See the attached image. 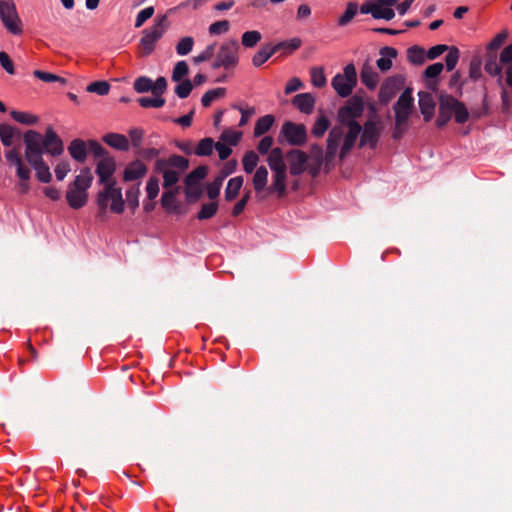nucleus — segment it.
Segmentation results:
<instances>
[{"instance_id": "e433bc0d", "label": "nucleus", "mask_w": 512, "mask_h": 512, "mask_svg": "<svg viewBox=\"0 0 512 512\" xmlns=\"http://www.w3.org/2000/svg\"><path fill=\"white\" fill-rule=\"evenodd\" d=\"M358 12V4L354 1L348 2L346 10L338 19V25L344 27L348 25Z\"/></svg>"}, {"instance_id": "603ef678", "label": "nucleus", "mask_w": 512, "mask_h": 512, "mask_svg": "<svg viewBox=\"0 0 512 512\" xmlns=\"http://www.w3.org/2000/svg\"><path fill=\"white\" fill-rule=\"evenodd\" d=\"M86 90L91 93H96L100 96L107 95L110 90V84L107 81H95L90 83Z\"/></svg>"}, {"instance_id": "3c124183", "label": "nucleus", "mask_w": 512, "mask_h": 512, "mask_svg": "<svg viewBox=\"0 0 512 512\" xmlns=\"http://www.w3.org/2000/svg\"><path fill=\"white\" fill-rule=\"evenodd\" d=\"M452 103L454 106H456L455 110L453 111L455 115V121L459 124H464L469 118V112L466 106L461 101H455Z\"/></svg>"}, {"instance_id": "ddd939ff", "label": "nucleus", "mask_w": 512, "mask_h": 512, "mask_svg": "<svg viewBox=\"0 0 512 512\" xmlns=\"http://www.w3.org/2000/svg\"><path fill=\"white\" fill-rule=\"evenodd\" d=\"M6 159L10 164L16 166V174L21 181H28L30 179V169L23 164L17 149L13 148L9 150L6 153Z\"/></svg>"}, {"instance_id": "5701e85b", "label": "nucleus", "mask_w": 512, "mask_h": 512, "mask_svg": "<svg viewBox=\"0 0 512 512\" xmlns=\"http://www.w3.org/2000/svg\"><path fill=\"white\" fill-rule=\"evenodd\" d=\"M68 151L74 160L80 163H83L86 160L87 146L83 140L74 139L73 141H71V143L68 146Z\"/></svg>"}, {"instance_id": "c756f323", "label": "nucleus", "mask_w": 512, "mask_h": 512, "mask_svg": "<svg viewBox=\"0 0 512 512\" xmlns=\"http://www.w3.org/2000/svg\"><path fill=\"white\" fill-rule=\"evenodd\" d=\"M275 54V48L272 45H265L260 48L252 57V64L255 67L262 66Z\"/></svg>"}, {"instance_id": "37998d69", "label": "nucleus", "mask_w": 512, "mask_h": 512, "mask_svg": "<svg viewBox=\"0 0 512 512\" xmlns=\"http://www.w3.org/2000/svg\"><path fill=\"white\" fill-rule=\"evenodd\" d=\"M258 161H259V157L256 152H254L252 150L246 152L242 159L244 171L246 173H252L254 171V169L256 168Z\"/></svg>"}, {"instance_id": "a18cd8bd", "label": "nucleus", "mask_w": 512, "mask_h": 512, "mask_svg": "<svg viewBox=\"0 0 512 512\" xmlns=\"http://www.w3.org/2000/svg\"><path fill=\"white\" fill-rule=\"evenodd\" d=\"M311 83L317 88H322L326 85V77L322 67H313L310 70Z\"/></svg>"}, {"instance_id": "b1692460", "label": "nucleus", "mask_w": 512, "mask_h": 512, "mask_svg": "<svg viewBox=\"0 0 512 512\" xmlns=\"http://www.w3.org/2000/svg\"><path fill=\"white\" fill-rule=\"evenodd\" d=\"M343 133L338 128H333L328 135L326 158H333L338 150Z\"/></svg>"}, {"instance_id": "a19ab883", "label": "nucleus", "mask_w": 512, "mask_h": 512, "mask_svg": "<svg viewBox=\"0 0 512 512\" xmlns=\"http://www.w3.org/2000/svg\"><path fill=\"white\" fill-rule=\"evenodd\" d=\"M10 115L15 121L25 125H35L39 121L36 115L27 112L12 110Z\"/></svg>"}, {"instance_id": "2eb2a0df", "label": "nucleus", "mask_w": 512, "mask_h": 512, "mask_svg": "<svg viewBox=\"0 0 512 512\" xmlns=\"http://www.w3.org/2000/svg\"><path fill=\"white\" fill-rule=\"evenodd\" d=\"M419 107L423 115L424 121L429 122L435 112V102L432 95L428 92L421 91L418 93Z\"/></svg>"}, {"instance_id": "7c9ffc66", "label": "nucleus", "mask_w": 512, "mask_h": 512, "mask_svg": "<svg viewBox=\"0 0 512 512\" xmlns=\"http://www.w3.org/2000/svg\"><path fill=\"white\" fill-rule=\"evenodd\" d=\"M274 122H275V118L273 115L268 114V115L260 117L256 121V124L254 127V136L260 137V136L264 135L265 133H267L271 129Z\"/></svg>"}, {"instance_id": "4d7b16f0", "label": "nucleus", "mask_w": 512, "mask_h": 512, "mask_svg": "<svg viewBox=\"0 0 512 512\" xmlns=\"http://www.w3.org/2000/svg\"><path fill=\"white\" fill-rule=\"evenodd\" d=\"M169 167L177 168L180 172H184L187 170L189 166V161L187 158L180 155H172L167 159Z\"/></svg>"}, {"instance_id": "20e7f679", "label": "nucleus", "mask_w": 512, "mask_h": 512, "mask_svg": "<svg viewBox=\"0 0 512 512\" xmlns=\"http://www.w3.org/2000/svg\"><path fill=\"white\" fill-rule=\"evenodd\" d=\"M167 29V16H158L152 27L143 30L139 47L141 56H148L153 53L156 43L162 38Z\"/></svg>"}, {"instance_id": "c03bdc74", "label": "nucleus", "mask_w": 512, "mask_h": 512, "mask_svg": "<svg viewBox=\"0 0 512 512\" xmlns=\"http://www.w3.org/2000/svg\"><path fill=\"white\" fill-rule=\"evenodd\" d=\"M330 126V121L325 115L319 116L312 128V134L315 137H322Z\"/></svg>"}, {"instance_id": "c85d7f7f", "label": "nucleus", "mask_w": 512, "mask_h": 512, "mask_svg": "<svg viewBox=\"0 0 512 512\" xmlns=\"http://www.w3.org/2000/svg\"><path fill=\"white\" fill-rule=\"evenodd\" d=\"M302 45V41L299 37H294L289 40H284L272 45L275 48V53L282 51L284 55L291 54Z\"/></svg>"}, {"instance_id": "79ce46f5", "label": "nucleus", "mask_w": 512, "mask_h": 512, "mask_svg": "<svg viewBox=\"0 0 512 512\" xmlns=\"http://www.w3.org/2000/svg\"><path fill=\"white\" fill-rule=\"evenodd\" d=\"M224 178L217 174L207 186V196L210 200H215L219 194L224 182Z\"/></svg>"}, {"instance_id": "473e14b6", "label": "nucleus", "mask_w": 512, "mask_h": 512, "mask_svg": "<svg viewBox=\"0 0 512 512\" xmlns=\"http://www.w3.org/2000/svg\"><path fill=\"white\" fill-rule=\"evenodd\" d=\"M426 58L425 49L418 45H413L407 49V59L414 65H422Z\"/></svg>"}, {"instance_id": "4468645a", "label": "nucleus", "mask_w": 512, "mask_h": 512, "mask_svg": "<svg viewBox=\"0 0 512 512\" xmlns=\"http://www.w3.org/2000/svg\"><path fill=\"white\" fill-rule=\"evenodd\" d=\"M399 0H375V15L374 19L392 20L395 17L393 6L397 4Z\"/></svg>"}, {"instance_id": "9d476101", "label": "nucleus", "mask_w": 512, "mask_h": 512, "mask_svg": "<svg viewBox=\"0 0 512 512\" xmlns=\"http://www.w3.org/2000/svg\"><path fill=\"white\" fill-rule=\"evenodd\" d=\"M289 163V172L293 176L301 175L305 170L308 162V155L298 149L289 151L286 155Z\"/></svg>"}, {"instance_id": "052dcab7", "label": "nucleus", "mask_w": 512, "mask_h": 512, "mask_svg": "<svg viewBox=\"0 0 512 512\" xmlns=\"http://www.w3.org/2000/svg\"><path fill=\"white\" fill-rule=\"evenodd\" d=\"M192 89L193 84L191 80L185 79L175 87V93L179 98L185 99L190 95Z\"/></svg>"}, {"instance_id": "864d4df0", "label": "nucleus", "mask_w": 512, "mask_h": 512, "mask_svg": "<svg viewBox=\"0 0 512 512\" xmlns=\"http://www.w3.org/2000/svg\"><path fill=\"white\" fill-rule=\"evenodd\" d=\"M194 39L190 36L183 37L176 45V52L180 56H185L192 51Z\"/></svg>"}, {"instance_id": "338daca9", "label": "nucleus", "mask_w": 512, "mask_h": 512, "mask_svg": "<svg viewBox=\"0 0 512 512\" xmlns=\"http://www.w3.org/2000/svg\"><path fill=\"white\" fill-rule=\"evenodd\" d=\"M216 43L208 45L199 55L194 57V63L199 64L210 60L215 55Z\"/></svg>"}, {"instance_id": "4c0bfd02", "label": "nucleus", "mask_w": 512, "mask_h": 512, "mask_svg": "<svg viewBox=\"0 0 512 512\" xmlns=\"http://www.w3.org/2000/svg\"><path fill=\"white\" fill-rule=\"evenodd\" d=\"M226 94V88L218 87L210 89L205 92L201 98V103L204 107H209L213 101L224 97Z\"/></svg>"}, {"instance_id": "774afa93", "label": "nucleus", "mask_w": 512, "mask_h": 512, "mask_svg": "<svg viewBox=\"0 0 512 512\" xmlns=\"http://www.w3.org/2000/svg\"><path fill=\"white\" fill-rule=\"evenodd\" d=\"M147 198L153 201L159 193V180L156 177H150L146 185Z\"/></svg>"}, {"instance_id": "0eeeda50", "label": "nucleus", "mask_w": 512, "mask_h": 512, "mask_svg": "<svg viewBox=\"0 0 512 512\" xmlns=\"http://www.w3.org/2000/svg\"><path fill=\"white\" fill-rule=\"evenodd\" d=\"M382 127L379 120L368 119L361 130L359 147L368 146L375 149L381 136Z\"/></svg>"}, {"instance_id": "bf43d9fd", "label": "nucleus", "mask_w": 512, "mask_h": 512, "mask_svg": "<svg viewBox=\"0 0 512 512\" xmlns=\"http://www.w3.org/2000/svg\"><path fill=\"white\" fill-rule=\"evenodd\" d=\"M33 75L44 81V82H60L61 84H65L66 83V79L65 78H62L58 75H55V74H52V73H49V72H45V71H41V70H35L33 72Z\"/></svg>"}, {"instance_id": "8fccbe9b", "label": "nucleus", "mask_w": 512, "mask_h": 512, "mask_svg": "<svg viewBox=\"0 0 512 512\" xmlns=\"http://www.w3.org/2000/svg\"><path fill=\"white\" fill-rule=\"evenodd\" d=\"M165 99L160 96L141 97L138 99V103L143 108H160L165 105Z\"/></svg>"}, {"instance_id": "c9c22d12", "label": "nucleus", "mask_w": 512, "mask_h": 512, "mask_svg": "<svg viewBox=\"0 0 512 512\" xmlns=\"http://www.w3.org/2000/svg\"><path fill=\"white\" fill-rule=\"evenodd\" d=\"M207 172L206 166H198L186 176V186H198V183L206 177Z\"/></svg>"}, {"instance_id": "e2e57ef3", "label": "nucleus", "mask_w": 512, "mask_h": 512, "mask_svg": "<svg viewBox=\"0 0 512 512\" xmlns=\"http://www.w3.org/2000/svg\"><path fill=\"white\" fill-rule=\"evenodd\" d=\"M180 173L175 170H165L163 174V187L171 188L179 181Z\"/></svg>"}, {"instance_id": "2f4dec72", "label": "nucleus", "mask_w": 512, "mask_h": 512, "mask_svg": "<svg viewBox=\"0 0 512 512\" xmlns=\"http://www.w3.org/2000/svg\"><path fill=\"white\" fill-rule=\"evenodd\" d=\"M178 188L166 191L162 194L161 205L168 212H176L178 209L176 195Z\"/></svg>"}, {"instance_id": "bb28decb", "label": "nucleus", "mask_w": 512, "mask_h": 512, "mask_svg": "<svg viewBox=\"0 0 512 512\" xmlns=\"http://www.w3.org/2000/svg\"><path fill=\"white\" fill-rule=\"evenodd\" d=\"M93 181V176L91 170L89 168H83L80 171V174L77 175L72 183L69 185L73 187H77L83 191H86L90 188Z\"/></svg>"}, {"instance_id": "69168bd1", "label": "nucleus", "mask_w": 512, "mask_h": 512, "mask_svg": "<svg viewBox=\"0 0 512 512\" xmlns=\"http://www.w3.org/2000/svg\"><path fill=\"white\" fill-rule=\"evenodd\" d=\"M154 12L155 10L153 6L146 7L145 9L141 10L136 16L135 27L140 28L143 26V24L154 15Z\"/></svg>"}, {"instance_id": "aec40b11", "label": "nucleus", "mask_w": 512, "mask_h": 512, "mask_svg": "<svg viewBox=\"0 0 512 512\" xmlns=\"http://www.w3.org/2000/svg\"><path fill=\"white\" fill-rule=\"evenodd\" d=\"M397 50L393 47H383L380 49L381 57L376 61L377 67L386 72L392 67V59L397 57Z\"/></svg>"}, {"instance_id": "423d86ee", "label": "nucleus", "mask_w": 512, "mask_h": 512, "mask_svg": "<svg viewBox=\"0 0 512 512\" xmlns=\"http://www.w3.org/2000/svg\"><path fill=\"white\" fill-rule=\"evenodd\" d=\"M280 137L292 146H302L307 141V131L303 124H297L291 121L283 123L280 130Z\"/></svg>"}, {"instance_id": "7ed1b4c3", "label": "nucleus", "mask_w": 512, "mask_h": 512, "mask_svg": "<svg viewBox=\"0 0 512 512\" xmlns=\"http://www.w3.org/2000/svg\"><path fill=\"white\" fill-rule=\"evenodd\" d=\"M240 45L236 39L221 43L211 64L213 69L224 68L226 71L235 69L239 64Z\"/></svg>"}, {"instance_id": "9b49d317", "label": "nucleus", "mask_w": 512, "mask_h": 512, "mask_svg": "<svg viewBox=\"0 0 512 512\" xmlns=\"http://www.w3.org/2000/svg\"><path fill=\"white\" fill-rule=\"evenodd\" d=\"M346 125L348 127V132L344 137V142L340 150L341 159H343L354 147L356 140L362 130V126L357 121H348Z\"/></svg>"}, {"instance_id": "f257e3e1", "label": "nucleus", "mask_w": 512, "mask_h": 512, "mask_svg": "<svg viewBox=\"0 0 512 512\" xmlns=\"http://www.w3.org/2000/svg\"><path fill=\"white\" fill-rule=\"evenodd\" d=\"M23 141L25 159L36 171L37 179L42 183H49L52 180V174L43 160V154L61 155L64 151L62 140L51 127H48L44 136L35 130H28L24 133Z\"/></svg>"}, {"instance_id": "6e6552de", "label": "nucleus", "mask_w": 512, "mask_h": 512, "mask_svg": "<svg viewBox=\"0 0 512 512\" xmlns=\"http://www.w3.org/2000/svg\"><path fill=\"white\" fill-rule=\"evenodd\" d=\"M404 78L401 75L388 77L381 85L378 98L383 105L388 104L403 87Z\"/></svg>"}, {"instance_id": "58836bf2", "label": "nucleus", "mask_w": 512, "mask_h": 512, "mask_svg": "<svg viewBox=\"0 0 512 512\" xmlns=\"http://www.w3.org/2000/svg\"><path fill=\"white\" fill-rule=\"evenodd\" d=\"M261 39L262 35L259 31H246L241 36V44L245 48H253L260 42Z\"/></svg>"}, {"instance_id": "39448f33", "label": "nucleus", "mask_w": 512, "mask_h": 512, "mask_svg": "<svg viewBox=\"0 0 512 512\" xmlns=\"http://www.w3.org/2000/svg\"><path fill=\"white\" fill-rule=\"evenodd\" d=\"M331 85L340 97L350 96L357 85V72L354 64H347L342 74H336L332 78Z\"/></svg>"}, {"instance_id": "5fc2aeb1", "label": "nucleus", "mask_w": 512, "mask_h": 512, "mask_svg": "<svg viewBox=\"0 0 512 512\" xmlns=\"http://www.w3.org/2000/svg\"><path fill=\"white\" fill-rule=\"evenodd\" d=\"M447 51L448 53L445 57L446 69L447 71H452L459 61L460 52L459 49L454 46L451 48L449 47Z\"/></svg>"}, {"instance_id": "0e129e2a", "label": "nucleus", "mask_w": 512, "mask_h": 512, "mask_svg": "<svg viewBox=\"0 0 512 512\" xmlns=\"http://www.w3.org/2000/svg\"><path fill=\"white\" fill-rule=\"evenodd\" d=\"M230 28V23L228 20H220L212 23L209 26V33L211 35H220L228 32Z\"/></svg>"}, {"instance_id": "6e6d98bb", "label": "nucleus", "mask_w": 512, "mask_h": 512, "mask_svg": "<svg viewBox=\"0 0 512 512\" xmlns=\"http://www.w3.org/2000/svg\"><path fill=\"white\" fill-rule=\"evenodd\" d=\"M501 63L497 61L496 57H489L484 65L485 71L491 76H500L502 75V67Z\"/></svg>"}, {"instance_id": "f8f14e48", "label": "nucleus", "mask_w": 512, "mask_h": 512, "mask_svg": "<svg viewBox=\"0 0 512 512\" xmlns=\"http://www.w3.org/2000/svg\"><path fill=\"white\" fill-rule=\"evenodd\" d=\"M66 200L72 209H80L86 205L88 201V193L77 187L69 185L66 191Z\"/></svg>"}, {"instance_id": "72a5a7b5", "label": "nucleus", "mask_w": 512, "mask_h": 512, "mask_svg": "<svg viewBox=\"0 0 512 512\" xmlns=\"http://www.w3.org/2000/svg\"><path fill=\"white\" fill-rule=\"evenodd\" d=\"M1 21L5 28L13 35H20L22 33L21 20L17 12H15V17L9 15L2 18Z\"/></svg>"}, {"instance_id": "f03ea898", "label": "nucleus", "mask_w": 512, "mask_h": 512, "mask_svg": "<svg viewBox=\"0 0 512 512\" xmlns=\"http://www.w3.org/2000/svg\"><path fill=\"white\" fill-rule=\"evenodd\" d=\"M116 169L115 160L112 157H103L97 164L96 173L99 177V183L104 184V188L98 192L97 206L99 208L98 216L106 213L108 202L111 201L110 210L113 213L121 214L124 211L125 202L120 188L115 187V181H110Z\"/></svg>"}, {"instance_id": "6ab92c4d", "label": "nucleus", "mask_w": 512, "mask_h": 512, "mask_svg": "<svg viewBox=\"0 0 512 512\" xmlns=\"http://www.w3.org/2000/svg\"><path fill=\"white\" fill-rule=\"evenodd\" d=\"M147 167L139 160L130 163L124 170V180L134 181L145 176Z\"/></svg>"}, {"instance_id": "4be33fe9", "label": "nucleus", "mask_w": 512, "mask_h": 512, "mask_svg": "<svg viewBox=\"0 0 512 512\" xmlns=\"http://www.w3.org/2000/svg\"><path fill=\"white\" fill-rule=\"evenodd\" d=\"M103 141L110 147L119 151H127L129 149V141L127 137L122 134L107 133L104 135Z\"/></svg>"}, {"instance_id": "49530a36", "label": "nucleus", "mask_w": 512, "mask_h": 512, "mask_svg": "<svg viewBox=\"0 0 512 512\" xmlns=\"http://www.w3.org/2000/svg\"><path fill=\"white\" fill-rule=\"evenodd\" d=\"M133 88L137 93H146L149 91L153 93V81L146 76L138 77L134 81Z\"/></svg>"}, {"instance_id": "a211bd4d", "label": "nucleus", "mask_w": 512, "mask_h": 512, "mask_svg": "<svg viewBox=\"0 0 512 512\" xmlns=\"http://www.w3.org/2000/svg\"><path fill=\"white\" fill-rule=\"evenodd\" d=\"M287 173L278 172L273 173L272 184L267 188L268 193H275L278 198H282L287 192Z\"/></svg>"}, {"instance_id": "13d9d810", "label": "nucleus", "mask_w": 512, "mask_h": 512, "mask_svg": "<svg viewBox=\"0 0 512 512\" xmlns=\"http://www.w3.org/2000/svg\"><path fill=\"white\" fill-rule=\"evenodd\" d=\"M189 73L188 64L185 61H179L173 68L172 71V81L179 82Z\"/></svg>"}, {"instance_id": "cd10ccee", "label": "nucleus", "mask_w": 512, "mask_h": 512, "mask_svg": "<svg viewBox=\"0 0 512 512\" xmlns=\"http://www.w3.org/2000/svg\"><path fill=\"white\" fill-rule=\"evenodd\" d=\"M360 78H361L362 83L369 90L375 89L378 84V81H379V76H378L377 72H375L372 67L367 66V65L363 66L361 73H360Z\"/></svg>"}, {"instance_id": "412c9836", "label": "nucleus", "mask_w": 512, "mask_h": 512, "mask_svg": "<svg viewBox=\"0 0 512 512\" xmlns=\"http://www.w3.org/2000/svg\"><path fill=\"white\" fill-rule=\"evenodd\" d=\"M268 165L273 173L286 172L287 167L283 159V154L280 148H274L271 150L268 159Z\"/></svg>"}, {"instance_id": "ea45409f", "label": "nucleus", "mask_w": 512, "mask_h": 512, "mask_svg": "<svg viewBox=\"0 0 512 512\" xmlns=\"http://www.w3.org/2000/svg\"><path fill=\"white\" fill-rule=\"evenodd\" d=\"M214 143V140L210 137L203 138L195 148L194 154L201 157L210 156L214 149Z\"/></svg>"}, {"instance_id": "393cba45", "label": "nucleus", "mask_w": 512, "mask_h": 512, "mask_svg": "<svg viewBox=\"0 0 512 512\" xmlns=\"http://www.w3.org/2000/svg\"><path fill=\"white\" fill-rule=\"evenodd\" d=\"M243 182L244 179L242 176L233 177L228 181L224 192V197L227 202H231L236 199L243 186Z\"/></svg>"}, {"instance_id": "f704fd0d", "label": "nucleus", "mask_w": 512, "mask_h": 512, "mask_svg": "<svg viewBox=\"0 0 512 512\" xmlns=\"http://www.w3.org/2000/svg\"><path fill=\"white\" fill-rule=\"evenodd\" d=\"M1 21L5 28L13 35H20L22 33L21 20L17 12H15V17L9 15L2 18Z\"/></svg>"}, {"instance_id": "de8ad7c7", "label": "nucleus", "mask_w": 512, "mask_h": 512, "mask_svg": "<svg viewBox=\"0 0 512 512\" xmlns=\"http://www.w3.org/2000/svg\"><path fill=\"white\" fill-rule=\"evenodd\" d=\"M217 210L218 204L216 202L205 203L198 212L197 218L199 220L210 219L217 213Z\"/></svg>"}, {"instance_id": "a878e982", "label": "nucleus", "mask_w": 512, "mask_h": 512, "mask_svg": "<svg viewBox=\"0 0 512 512\" xmlns=\"http://www.w3.org/2000/svg\"><path fill=\"white\" fill-rule=\"evenodd\" d=\"M414 98L412 96V89L406 88L399 96L397 102L393 106V110L398 111H412Z\"/></svg>"}, {"instance_id": "680f3d73", "label": "nucleus", "mask_w": 512, "mask_h": 512, "mask_svg": "<svg viewBox=\"0 0 512 512\" xmlns=\"http://www.w3.org/2000/svg\"><path fill=\"white\" fill-rule=\"evenodd\" d=\"M15 12L17 9L13 0H0V19L9 15L15 17Z\"/></svg>"}, {"instance_id": "1a4fd4ad", "label": "nucleus", "mask_w": 512, "mask_h": 512, "mask_svg": "<svg viewBox=\"0 0 512 512\" xmlns=\"http://www.w3.org/2000/svg\"><path fill=\"white\" fill-rule=\"evenodd\" d=\"M364 111V102L363 99L357 95L350 98L348 103L341 107L338 111L339 120L347 124L348 121H356V118H359Z\"/></svg>"}, {"instance_id": "dca6fc26", "label": "nucleus", "mask_w": 512, "mask_h": 512, "mask_svg": "<svg viewBox=\"0 0 512 512\" xmlns=\"http://www.w3.org/2000/svg\"><path fill=\"white\" fill-rule=\"evenodd\" d=\"M292 104L302 113L311 114L315 106V98L311 93L297 94L292 99Z\"/></svg>"}, {"instance_id": "09e8293b", "label": "nucleus", "mask_w": 512, "mask_h": 512, "mask_svg": "<svg viewBox=\"0 0 512 512\" xmlns=\"http://www.w3.org/2000/svg\"><path fill=\"white\" fill-rule=\"evenodd\" d=\"M15 135V129L8 124H0V139L4 146L9 147L12 145V140Z\"/></svg>"}, {"instance_id": "f3484780", "label": "nucleus", "mask_w": 512, "mask_h": 512, "mask_svg": "<svg viewBox=\"0 0 512 512\" xmlns=\"http://www.w3.org/2000/svg\"><path fill=\"white\" fill-rule=\"evenodd\" d=\"M267 181H268V170L265 166H260L257 168V170L254 173L253 176V186L256 191V195L258 200H263L264 196L262 195V192L267 188Z\"/></svg>"}]
</instances>
